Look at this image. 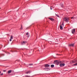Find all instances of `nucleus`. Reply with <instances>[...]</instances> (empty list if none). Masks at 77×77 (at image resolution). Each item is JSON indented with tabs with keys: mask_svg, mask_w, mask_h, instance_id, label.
<instances>
[{
	"mask_svg": "<svg viewBox=\"0 0 77 77\" xmlns=\"http://www.w3.org/2000/svg\"><path fill=\"white\" fill-rule=\"evenodd\" d=\"M61 6L62 8H63V4H61Z\"/></svg>",
	"mask_w": 77,
	"mask_h": 77,
	"instance_id": "dca6fc26",
	"label": "nucleus"
},
{
	"mask_svg": "<svg viewBox=\"0 0 77 77\" xmlns=\"http://www.w3.org/2000/svg\"><path fill=\"white\" fill-rule=\"evenodd\" d=\"M75 29H73L72 30V33L73 34V33H75Z\"/></svg>",
	"mask_w": 77,
	"mask_h": 77,
	"instance_id": "20e7f679",
	"label": "nucleus"
},
{
	"mask_svg": "<svg viewBox=\"0 0 77 77\" xmlns=\"http://www.w3.org/2000/svg\"><path fill=\"white\" fill-rule=\"evenodd\" d=\"M56 15L57 17H59V16L58 15H57V14H56Z\"/></svg>",
	"mask_w": 77,
	"mask_h": 77,
	"instance_id": "412c9836",
	"label": "nucleus"
},
{
	"mask_svg": "<svg viewBox=\"0 0 77 77\" xmlns=\"http://www.w3.org/2000/svg\"><path fill=\"white\" fill-rule=\"evenodd\" d=\"M54 62L55 63H58V61H57V60H55L54 61Z\"/></svg>",
	"mask_w": 77,
	"mask_h": 77,
	"instance_id": "2eb2a0df",
	"label": "nucleus"
},
{
	"mask_svg": "<svg viewBox=\"0 0 77 77\" xmlns=\"http://www.w3.org/2000/svg\"><path fill=\"white\" fill-rule=\"evenodd\" d=\"M3 71L4 72H5V70H4Z\"/></svg>",
	"mask_w": 77,
	"mask_h": 77,
	"instance_id": "bb28decb",
	"label": "nucleus"
},
{
	"mask_svg": "<svg viewBox=\"0 0 77 77\" xmlns=\"http://www.w3.org/2000/svg\"><path fill=\"white\" fill-rule=\"evenodd\" d=\"M13 39V36L12 35H11L10 37V41H11L12 39Z\"/></svg>",
	"mask_w": 77,
	"mask_h": 77,
	"instance_id": "0eeeda50",
	"label": "nucleus"
},
{
	"mask_svg": "<svg viewBox=\"0 0 77 77\" xmlns=\"http://www.w3.org/2000/svg\"><path fill=\"white\" fill-rule=\"evenodd\" d=\"M23 29V26H22V25H21L20 29H21L22 30Z\"/></svg>",
	"mask_w": 77,
	"mask_h": 77,
	"instance_id": "a211bd4d",
	"label": "nucleus"
},
{
	"mask_svg": "<svg viewBox=\"0 0 77 77\" xmlns=\"http://www.w3.org/2000/svg\"><path fill=\"white\" fill-rule=\"evenodd\" d=\"M26 36H27V37H28V38L29 37V35L28 32H27V33L26 34Z\"/></svg>",
	"mask_w": 77,
	"mask_h": 77,
	"instance_id": "6e6552de",
	"label": "nucleus"
},
{
	"mask_svg": "<svg viewBox=\"0 0 77 77\" xmlns=\"http://www.w3.org/2000/svg\"><path fill=\"white\" fill-rule=\"evenodd\" d=\"M11 72H12V70H9L8 72V74H10V73H11Z\"/></svg>",
	"mask_w": 77,
	"mask_h": 77,
	"instance_id": "9b49d317",
	"label": "nucleus"
},
{
	"mask_svg": "<svg viewBox=\"0 0 77 77\" xmlns=\"http://www.w3.org/2000/svg\"><path fill=\"white\" fill-rule=\"evenodd\" d=\"M3 75V73L0 74L1 75Z\"/></svg>",
	"mask_w": 77,
	"mask_h": 77,
	"instance_id": "4be33fe9",
	"label": "nucleus"
},
{
	"mask_svg": "<svg viewBox=\"0 0 77 77\" xmlns=\"http://www.w3.org/2000/svg\"><path fill=\"white\" fill-rule=\"evenodd\" d=\"M63 21H65L66 23H68L69 22V18L65 17L63 19Z\"/></svg>",
	"mask_w": 77,
	"mask_h": 77,
	"instance_id": "f257e3e1",
	"label": "nucleus"
},
{
	"mask_svg": "<svg viewBox=\"0 0 77 77\" xmlns=\"http://www.w3.org/2000/svg\"><path fill=\"white\" fill-rule=\"evenodd\" d=\"M60 66H61V67L64 66H65V63H61L60 64Z\"/></svg>",
	"mask_w": 77,
	"mask_h": 77,
	"instance_id": "f03ea898",
	"label": "nucleus"
},
{
	"mask_svg": "<svg viewBox=\"0 0 77 77\" xmlns=\"http://www.w3.org/2000/svg\"><path fill=\"white\" fill-rule=\"evenodd\" d=\"M45 67H49L50 66V65L48 64H46L45 65Z\"/></svg>",
	"mask_w": 77,
	"mask_h": 77,
	"instance_id": "423d86ee",
	"label": "nucleus"
},
{
	"mask_svg": "<svg viewBox=\"0 0 77 77\" xmlns=\"http://www.w3.org/2000/svg\"><path fill=\"white\" fill-rule=\"evenodd\" d=\"M74 44H71L69 45V46H70L71 47H74Z\"/></svg>",
	"mask_w": 77,
	"mask_h": 77,
	"instance_id": "1a4fd4ad",
	"label": "nucleus"
},
{
	"mask_svg": "<svg viewBox=\"0 0 77 77\" xmlns=\"http://www.w3.org/2000/svg\"><path fill=\"white\" fill-rule=\"evenodd\" d=\"M29 71L27 72H26V74H29Z\"/></svg>",
	"mask_w": 77,
	"mask_h": 77,
	"instance_id": "aec40b11",
	"label": "nucleus"
},
{
	"mask_svg": "<svg viewBox=\"0 0 77 77\" xmlns=\"http://www.w3.org/2000/svg\"><path fill=\"white\" fill-rule=\"evenodd\" d=\"M72 62L73 63H76V62H77V60H75L72 61Z\"/></svg>",
	"mask_w": 77,
	"mask_h": 77,
	"instance_id": "f8f14e48",
	"label": "nucleus"
},
{
	"mask_svg": "<svg viewBox=\"0 0 77 77\" xmlns=\"http://www.w3.org/2000/svg\"><path fill=\"white\" fill-rule=\"evenodd\" d=\"M50 9L51 10H52V7H50Z\"/></svg>",
	"mask_w": 77,
	"mask_h": 77,
	"instance_id": "5701e85b",
	"label": "nucleus"
},
{
	"mask_svg": "<svg viewBox=\"0 0 77 77\" xmlns=\"http://www.w3.org/2000/svg\"><path fill=\"white\" fill-rule=\"evenodd\" d=\"M46 71H49L50 70V68H46L44 69Z\"/></svg>",
	"mask_w": 77,
	"mask_h": 77,
	"instance_id": "39448f33",
	"label": "nucleus"
},
{
	"mask_svg": "<svg viewBox=\"0 0 77 77\" xmlns=\"http://www.w3.org/2000/svg\"><path fill=\"white\" fill-rule=\"evenodd\" d=\"M49 20H51V21H54V19H53V18H49Z\"/></svg>",
	"mask_w": 77,
	"mask_h": 77,
	"instance_id": "9d476101",
	"label": "nucleus"
},
{
	"mask_svg": "<svg viewBox=\"0 0 77 77\" xmlns=\"http://www.w3.org/2000/svg\"><path fill=\"white\" fill-rule=\"evenodd\" d=\"M26 76V77H30V76H27V75Z\"/></svg>",
	"mask_w": 77,
	"mask_h": 77,
	"instance_id": "b1692460",
	"label": "nucleus"
},
{
	"mask_svg": "<svg viewBox=\"0 0 77 77\" xmlns=\"http://www.w3.org/2000/svg\"><path fill=\"white\" fill-rule=\"evenodd\" d=\"M73 18V17H71V19H72Z\"/></svg>",
	"mask_w": 77,
	"mask_h": 77,
	"instance_id": "393cba45",
	"label": "nucleus"
},
{
	"mask_svg": "<svg viewBox=\"0 0 77 77\" xmlns=\"http://www.w3.org/2000/svg\"><path fill=\"white\" fill-rule=\"evenodd\" d=\"M73 65L74 66H77V63H76L75 64H73Z\"/></svg>",
	"mask_w": 77,
	"mask_h": 77,
	"instance_id": "f3484780",
	"label": "nucleus"
},
{
	"mask_svg": "<svg viewBox=\"0 0 77 77\" xmlns=\"http://www.w3.org/2000/svg\"><path fill=\"white\" fill-rule=\"evenodd\" d=\"M62 25H63V23L62 24Z\"/></svg>",
	"mask_w": 77,
	"mask_h": 77,
	"instance_id": "a878e982",
	"label": "nucleus"
},
{
	"mask_svg": "<svg viewBox=\"0 0 77 77\" xmlns=\"http://www.w3.org/2000/svg\"><path fill=\"white\" fill-rule=\"evenodd\" d=\"M1 71H0V73H1Z\"/></svg>",
	"mask_w": 77,
	"mask_h": 77,
	"instance_id": "c85d7f7f",
	"label": "nucleus"
},
{
	"mask_svg": "<svg viewBox=\"0 0 77 77\" xmlns=\"http://www.w3.org/2000/svg\"><path fill=\"white\" fill-rule=\"evenodd\" d=\"M57 54V55H59V54Z\"/></svg>",
	"mask_w": 77,
	"mask_h": 77,
	"instance_id": "cd10ccee",
	"label": "nucleus"
},
{
	"mask_svg": "<svg viewBox=\"0 0 77 77\" xmlns=\"http://www.w3.org/2000/svg\"><path fill=\"white\" fill-rule=\"evenodd\" d=\"M51 68H53L54 66V65L52 64L51 65Z\"/></svg>",
	"mask_w": 77,
	"mask_h": 77,
	"instance_id": "ddd939ff",
	"label": "nucleus"
},
{
	"mask_svg": "<svg viewBox=\"0 0 77 77\" xmlns=\"http://www.w3.org/2000/svg\"><path fill=\"white\" fill-rule=\"evenodd\" d=\"M29 66H32V65H33V64H29Z\"/></svg>",
	"mask_w": 77,
	"mask_h": 77,
	"instance_id": "6ab92c4d",
	"label": "nucleus"
},
{
	"mask_svg": "<svg viewBox=\"0 0 77 77\" xmlns=\"http://www.w3.org/2000/svg\"><path fill=\"white\" fill-rule=\"evenodd\" d=\"M60 29L61 30H63V27H62V25H61L60 26Z\"/></svg>",
	"mask_w": 77,
	"mask_h": 77,
	"instance_id": "4468645a",
	"label": "nucleus"
},
{
	"mask_svg": "<svg viewBox=\"0 0 77 77\" xmlns=\"http://www.w3.org/2000/svg\"><path fill=\"white\" fill-rule=\"evenodd\" d=\"M27 43L26 41H23V42H21V44L22 45H23L24 44H26Z\"/></svg>",
	"mask_w": 77,
	"mask_h": 77,
	"instance_id": "7ed1b4c3",
	"label": "nucleus"
}]
</instances>
